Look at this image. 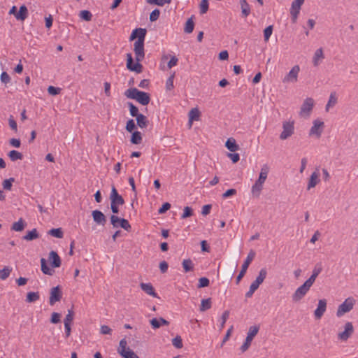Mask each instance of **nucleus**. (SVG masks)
<instances>
[{"mask_svg": "<svg viewBox=\"0 0 358 358\" xmlns=\"http://www.w3.org/2000/svg\"><path fill=\"white\" fill-rule=\"evenodd\" d=\"M311 286L305 282L302 285L296 289L292 294V300L294 302H298L302 299L307 294Z\"/></svg>", "mask_w": 358, "mask_h": 358, "instance_id": "9b49d317", "label": "nucleus"}, {"mask_svg": "<svg viewBox=\"0 0 358 358\" xmlns=\"http://www.w3.org/2000/svg\"><path fill=\"white\" fill-rule=\"evenodd\" d=\"M159 15H160V11L159 9H155L153 10L151 13L150 14V20L151 22H155L156 21L159 17Z\"/></svg>", "mask_w": 358, "mask_h": 358, "instance_id": "052dcab7", "label": "nucleus"}, {"mask_svg": "<svg viewBox=\"0 0 358 358\" xmlns=\"http://www.w3.org/2000/svg\"><path fill=\"white\" fill-rule=\"evenodd\" d=\"M124 95L131 99L136 100L143 106L148 105L150 101V94L147 92L138 90L136 88H129L124 92Z\"/></svg>", "mask_w": 358, "mask_h": 358, "instance_id": "f03ea898", "label": "nucleus"}, {"mask_svg": "<svg viewBox=\"0 0 358 358\" xmlns=\"http://www.w3.org/2000/svg\"><path fill=\"white\" fill-rule=\"evenodd\" d=\"M40 298L38 292H28L26 297V301L27 303H33L38 301Z\"/></svg>", "mask_w": 358, "mask_h": 358, "instance_id": "c9c22d12", "label": "nucleus"}, {"mask_svg": "<svg viewBox=\"0 0 358 358\" xmlns=\"http://www.w3.org/2000/svg\"><path fill=\"white\" fill-rule=\"evenodd\" d=\"M48 259L52 268H58L61 266L62 260L57 252L52 250L49 253Z\"/></svg>", "mask_w": 358, "mask_h": 358, "instance_id": "f3484780", "label": "nucleus"}, {"mask_svg": "<svg viewBox=\"0 0 358 358\" xmlns=\"http://www.w3.org/2000/svg\"><path fill=\"white\" fill-rule=\"evenodd\" d=\"M123 358H139V357L131 350L127 348V350L122 355Z\"/></svg>", "mask_w": 358, "mask_h": 358, "instance_id": "5fc2aeb1", "label": "nucleus"}, {"mask_svg": "<svg viewBox=\"0 0 358 358\" xmlns=\"http://www.w3.org/2000/svg\"><path fill=\"white\" fill-rule=\"evenodd\" d=\"M134 46L136 62L134 64L131 54L127 53V68L131 71L140 73L143 71V66L140 62H142L145 57L144 43H142L141 39L137 40L135 41Z\"/></svg>", "mask_w": 358, "mask_h": 358, "instance_id": "f257e3e1", "label": "nucleus"}, {"mask_svg": "<svg viewBox=\"0 0 358 358\" xmlns=\"http://www.w3.org/2000/svg\"><path fill=\"white\" fill-rule=\"evenodd\" d=\"M266 275H267L266 268H262L259 271V274L255 280L261 285L264 282L265 278H266Z\"/></svg>", "mask_w": 358, "mask_h": 358, "instance_id": "a19ab883", "label": "nucleus"}, {"mask_svg": "<svg viewBox=\"0 0 358 358\" xmlns=\"http://www.w3.org/2000/svg\"><path fill=\"white\" fill-rule=\"evenodd\" d=\"M92 216L94 222L99 225L104 226L106 223V217L99 210H94L92 213Z\"/></svg>", "mask_w": 358, "mask_h": 358, "instance_id": "2eb2a0df", "label": "nucleus"}, {"mask_svg": "<svg viewBox=\"0 0 358 358\" xmlns=\"http://www.w3.org/2000/svg\"><path fill=\"white\" fill-rule=\"evenodd\" d=\"M142 141V136L140 131H136L133 132L131 137V142L133 144H140Z\"/></svg>", "mask_w": 358, "mask_h": 358, "instance_id": "4c0bfd02", "label": "nucleus"}, {"mask_svg": "<svg viewBox=\"0 0 358 358\" xmlns=\"http://www.w3.org/2000/svg\"><path fill=\"white\" fill-rule=\"evenodd\" d=\"M259 331V327L257 326L250 327L249 331L247 334L246 339L244 343L241 347V350L242 352L248 350L249 347L251 345V342L253 340L254 337L257 334Z\"/></svg>", "mask_w": 358, "mask_h": 358, "instance_id": "0eeeda50", "label": "nucleus"}, {"mask_svg": "<svg viewBox=\"0 0 358 358\" xmlns=\"http://www.w3.org/2000/svg\"><path fill=\"white\" fill-rule=\"evenodd\" d=\"M41 271L45 274L49 275H52L54 273V270L49 268L47 265L46 260L44 258L41 259Z\"/></svg>", "mask_w": 358, "mask_h": 358, "instance_id": "473e14b6", "label": "nucleus"}, {"mask_svg": "<svg viewBox=\"0 0 358 358\" xmlns=\"http://www.w3.org/2000/svg\"><path fill=\"white\" fill-rule=\"evenodd\" d=\"M322 270V266L319 264H317L313 270V273H312V275H310V277L307 280H306L305 282H306L308 285H310V286L313 285V284L314 283V282L315 281V279L318 276V275L321 273Z\"/></svg>", "mask_w": 358, "mask_h": 358, "instance_id": "aec40b11", "label": "nucleus"}, {"mask_svg": "<svg viewBox=\"0 0 358 358\" xmlns=\"http://www.w3.org/2000/svg\"><path fill=\"white\" fill-rule=\"evenodd\" d=\"M110 222L113 227L117 228L121 227L124 230L129 231L131 229V225L127 220L120 218L115 215L110 216Z\"/></svg>", "mask_w": 358, "mask_h": 358, "instance_id": "1a4fd4ad", "label": "nucleus"}, {"mask_svg": "<svg viewBox=\"0 0 358 358\" xmlns=\"http://www.w3.org/2000/svg\"><path fill=\"white\" fill-rule=\"evenodd\" d=\"M324 53L322 48L317 49L313 56V62L315 66H317L320 64V60L324 59Z\"/></svg>", "mask_w": 358, "mask_h": 358, "instance_id": "7c9ffc66", "label": "nucleus"}, {"mask_svg": "<svg viewBox=\"0 0 358 358\" xmlns=\"http://www.w3.org/2000/svg\"><path fill=\"white\" fill-rule=\"evenodd\" d=\"M127 341L125 340V338H122L120 341L119 348H118V352L121 356L122 355H124V353L127 350L128 348H127Z\"/></svg>", "mask_w": 358, "mask_h": 358, "instance_id": "c03bdc74", "label": "nucleus"}, {"mask_svg": "<svg viewBox=\"0 0 358 358\" xmlns=\"http://www.w3.org/2000/svg\"><path fill=\"white\" fill-rule=\"evenodd\" d=\"M48 92L50 95L55 96L60 93L61 89L54 86H49L48 88Z\"/></svg>", "mask_w": 358, "mask_h": 358, "instance_id": "0e129e2a", "label": "nucleus"}, {"mask_svg": "<svg viewBox=\"0 0 358 358\" xmlns=\"http://www.w3.org/2000/svg\"><path fill=\"white\" fill-rule=\"evenodd\" d=\"M14 182L13 178H10L9 179H6L3 182V187L6 190H10L12 187V183Z\"/></svg>", "mask_w": 358, "mask_h": 358, "instance_id": "13d9d810", "label": "nucleus"}, {"mask_svg": "<svg viewBox=\"0 0 358 358\" xmlns=\"http://www.w3.org/2000/svg\"><path fill=\"white\" fill-rule=\"evenodd\" d=\"M48 234L58 238H62L64 236V233L62 228L52 229L48 231Z\"/></svg>", "mask_w": 358, "mask_h": 358, "instance_id": "58836bf2", "label": "nucleus"}, {"mask_svg": "<svg viewBox=\"0 0 358 358\" xmlns=\"http://www.w3.org/2000/svg\"><path fill=\"white\" fill-rule=\"evenodd\" d=\"M229 314H230V313H229V310H225L222 313V317H221L222 322H221V324H220V329H223V327H224L226 321L229 318Z\"/></svg>", "mask_w": 358, "mask_h": 358, "instance_id": "e2e57ef3", "label": "nucleus"}, {"mask_svg": "<svg viewBox=\"0 0 358 358\" xmlns=\"http://www.w3.org/2000/svg\"><path fill=\"white\" fill-rule=\"evenodd\" d=\"M127 104L129 108L130 115L132 117H137V116L140 114L138 113V108L131 102H128Z\"/></svg>", "mask_w": 358, "mask_h": 358, "instance_id": "49530a36", "label": "nucleus"}, {"mask_svg": "<svg viewBox=\"0 0 358 358\" xmlns=\"http://www.w3.org/2000/svg\"><path fill=\"white\" fill-rule=\"evenodd\" d=\"M327 309V300L320 299L318 301L317 307L314 312L315 317L317 320L320 319Z\"/></svg>", "mask_w": 358, "mask_h": 358, "instance_id": "dca6fc26", "label": "nucleus"}, {"mask_svg": "<svg viewBox=\"0 0 358 358\" xmlns=\"http://www.w3.org/2000/svg\"><path fill=\"white\" fill-rule=\"evenodd\" d=\"M175 78V73H173L172 75L169 76V78L167 79L166 82V90H171L173 89V80Z\"/></svg>", "mask_w": 358, "mask_h": 358, "instance_id": "de8ad7c7", "label": "nucleus"}, {"mask_svg": "<svg viewBox=\"0 0 358 358\" xmlns=\"http://www.w3.org/2000/svg\"><path fill=\"white\" fill-rule=\"evenodd\" d=\"M192 214H193V211H192V208H190L189 206H186L184 208V212L181 215V218L182 219L187 218L189 217H191L192 215Z\"/></svg>", "mask_w": 358, "mask_h": 358, "instance_id": "4d7b16f0", "label": "nucleus"}, {"mask_svg": "<svg viewBox=\"0 0 358 358\" xmlns=\"http://www.w3.org/2000/svg\"><path fill=\"white\" fill-rule=\"evenodd\" d=\"M194 27V23L192 20V17L189 18L186 23L184 28V31L187 34H190L193 31Z\"/></svg>", "mask_w": 358, "mask_h": 358, "instance_id": "79ce46f5", "label": "nucleus"}, {"mask_svg": "<svg viewBox=\"0 0 358 358\" xmlns=\"http://www.w3.org/2000/svg\"><path fill=\"white\" fill-rule=\"evenodd\" d=\"M324 127V122L317 119L313 122V126L310 129L309 136H315L317 138H320L322 135Z\"/></svg>", "mask_w": 358, "mask_h": 358, "instance_id": "f8f14e48", "label": "nucleus"}, {"mask_svg": "<svg viewBox=\"0 0 358 358\" xmlns=\"http://www.w3.org/2000/svg\"><path fill=\"white\" fill-rule=\"evenodd\" d=\"M262 189H263V185L255 182V183L252 186V189H251L252 195L255 197H259Z\"/></svg>", "mask_w": 358, "mask_h": 358, "instance_id": "f704fd0d", "label": "nucleus"}, {"mask_svg": "<svg viewBox=\"0 0 358 358\" xmlns=\"http://www.w3.org/2000/svg\"><path fill=\"white\" fill-rule=\"evenodd\" d=\"M208 0H202L200 3V13L204 14L208 11Z\"/></svg>", "mask_w": 358, "mask_h": 358, "instance_id": "6e6d98bb", "label": "nucleus"}, {"mask_svg": "<svg viewBox=\"0 0 358 358\" xmlns=\"http://www.w3.org/2000/svg\"><path fill=\"white\" fill-rule=\"evenodd\" d=\"M145 35H146V29H145L137 28V29H135L132 31L129 39L131 41H132V40L135 39L136 38H138L137 40L141 39L142 43H144Z\"/></svg>", "mask_w": 358, "mask_h": 358, "instance_id": "a211bd4d", "label": "nucleus"}, {"mask_svg": "<svg viewBox=\"0 0 358 358\" xmlns=\"http://www.w3.org/2000/svg\"><path fill=\"white\" fill-rule=\"evenodd\" d=\"M210 284L209 280L206 277H202L199 280V284L197 285L198 288H202L205 287H208Z\"/></svg>", "mask_w": 358, "mask_h": 358, "instance_id": "864d4df0", "label": "nucleus"}, {"mask_svg": "<svg viewBox=\"0 0 358 358\" xmlns=\"http://www.w3.org/2000/svg\"><path fill=\"white\" fill-rule=\"evenodd\" d=\"M273 33V26L269 25L264 30V41H268Z\"/></svg>", "mask_w": 358, "mask_h": 358, "instance_id": "3c124183", "label": "nucleus"}, {"mask_svg": "<svg viewBox=\"0 0 358 358\" xmlns=\"http://www.w3.org/2000/svg\"><path fill=\"white\" fill-rule=\"evenodd\" d=\"M225 146L231 152H236L239 149L238 145L236 144L235 139L233 138L227 139L225 143Z\"/></svg>", "mask_w": 358, "mask_h": 358, "instance_id": "cd10ccee", "label": "nucleus"}, {"mask_svg": "<svg viewBox=\"0 0 358 358\" xmlns=\"http://www.w3.org/2000/svg\"><path fill=\"white\" fill-rule=\"evenodd\" d=\"M199 116L200 112L196 108L190 110L189 112V124L190 127L192 126L194 120H199Z\"/></svg>", "mask_w": 358, "mask_h": 358, "instance_id": "c756f323", "label": "nucleus"}, {"mask_svg": "<svg viewBox=\"0 0 358 358\" xmlns=\"http://www.w3.org/2000/svg\"><path fill=\"white\" fill-rule=\"evenodd\" d=\"M80 17L85 21H90L92 17V15L90 11L83 10L80 11Z\"/></svg>", "mask_w": 358, "mask_h": 358, "instance_id": "8fccbe9b", "label": "nucleus"}, {"mask_svg": "<svg viewBox=\"0 0 358 358\" xmlns=\"http://www.w3.org/2000/svg\"><path fill=\"white\" fill-rule=\"evenodd\" d=\"M12 268L8 266H5L3 269L0 270V279L6 280L10 275Z\"/></svg>", "mask_w": 358, "mask_h": 358, "instance_id": "37998d69", "label": "nucleus"}, {"mask_svg": "<svg viewBox=\"0 0 358 358\" xmlns=\"http://www.w3.org/2000/svg\"><path fill=\"white\" fill-rule=\"evenodd\" d=\"M62 298V292L60 286L57 285L51 288L50 292L49 303L50 306L55 305L56 302L59 301Z\"/></svg>", "mask_w": 358, "mask_h": 358, "instance_id": "ddd939ff", "label": "nucleus"}, {"mask_svg": "<svg viewBox=\"0 0 358 358\" xmlns=\"http://www.w3.org/2000/svg\"><path fill=\"white\" fill-rule=\"evenodd\" d=\"M241 15L243 17H248L250 13V7L246 0H241Z\"/></svg>", "mask_w": 358, "mask_h": 358, "instance_id": "393cba45", "label": "nucleus"}, {"mask_svg": "<svg viewBox=\"0 0 358 358\" xmlns=\"http://www.w3.org/2000/svg\"><path fill=\"white\" fill-rule=\"evenodd\" d=\"M112 332V329L107 325H101L100 328V333L101 334H110Z\"/></svg>", "mask_w": 358, "mask_h": 358, "instance_id": "69168bd1", "label": "nucleus"}, {"mask_svg": "<svg viewBox=\"0 0 358 358\" xmlns=\"http://www.w3.org/2000/svg\"><path fill=\"white\" fill-rule=\"evenodd\" d=\"M136 129V124L134 120L131 119L129 120L126 124V130L129 132H132Z\"/></svg>", "mask_w": 358, "mask_h": 358, "instance_id": "680f3d73", "label": "nucleus"}, {"mask_svg": "<svg viewBox=\"0 0 358 358\" xmlns=\"http://www.w3.org/2000/svg\"><path fill=\"white\" fill-rule=\"evenodd\" d=\"M182 265L185 273L192 271L194 270V264L191 259H184Z\"/></svg>", "mask_w": 358, "mask_h": 358, "instance_id": "72a5a7b5", "label": "nucleus"}, {"mask_svg": "<svg viewBox=\"0 0 358 358\" xmlns=\"http://www.w3.org/2000/svg\"><path fill=\"white\" fill-rule=\"evenodd\" d=\"M303 3L304 0H294L292 3L290 13L292 15L294 22H296L301 9V6L303 5Z\"/></svg>", "mask_w": 358, "mask_h": 358, "instance_id": "4468645a", "label": "nucleus"}, {"mask_svg": "<svg viewBox=\"0 0 358 358\" xmlns=\"http://www.w3.org/2000/svg\"><path fill=\"white\" fill-rule=\"evenodd\" d=\"M172 344L178 349L182 348L183 345L181 337L180 336H176L174 338H173Z\"/></svg>", "mask_w": 358, "mask_h": 358, "instance_id": "09e8293b", "label": "nucleus"}, {"mask_svg": "<svg viewBox=\"0 0 358 358\" xmlns=\"http://www.w3.org/2000/svg\"><path fill=\"white\" fill-rule=\"evenodd\" d=\"M211 308V299L208 298L206 299L201 300V306H200V311L204 312Z\"/></svg>", "mask_w": 358, "mask_h": 358, "instance_id": "ea45409f", "label": "nucleus"}, {"mask_svg": "<svg viewBox=\"0 0 358 358\" xmlns=\"http://www.w3.org/2000/svg\"><path fill=\"white\" fill-rule=\"evenodd\" d=\"M28 16V10L25 5H22L17 14L15 15V18L17 20L24 21Z\"/></svg>", "mask_w": 358, "mask_h": 358, "instance_id": "a878e982", "label": "nucleus"}, {"mask_svg": "<svg viewBox=\"0 0 358 358\" xmlns=\"http://www.w3.org/2000/svg\"><path fill=\"white\" fill-rule=\"evenodd\" d=\"M39 237L38 232L36 229H33L31 231H28L22 238L27 241L35 240Z\"/></svg>", "mask_w": 358, "mask_h": 358, "instance_id": "bb28decb", "label": "nucleus"}, {"mask_svg": "<svg viewBox=\"0 0 358 358\" xmlns=\"http://www.w3.org/2000/svg\"><path fill=\"white\" fill-rule=\"evenodd\" d=\"M255 257V252L253 250H250V252L248 253L245 260L244 261V262L241 266V270L239 274L236 277V284H238L239 282L241 281V280L243 278V276L245 275V274L248 270L249 265L250 264V263L252 262V261L253 260Z\"/></svg>", "mask_w": 358, "mask_h": 358, "instance_id": "39448f33", "label": "nucleus"}, {"mask_svg": "<svg viewBox=\"0 0 358 358\" xmlns=\"http://www.w3.org/2000/svg\"><path fill=\"white\" fill-rule=\"evenodd\" d=\"M355 299L352 297H349L345 300L343 303L339 305L336 315L338 317L343 316L345 313L350 312L354 306Z\"/></svg>", "mask_w": 358, "mask_h": 358, "instance_id": "423d86ee", "label": "nucleus"}, {"mask_svg": "<svg viewBox=\"0 0 358 358\" xmlns=\"http://www.w3.org/2000/svg\"><path fill=\"white\" fill-rule=\"evenodd\" d=\"M171 0H146V2L151 5H157L163 6L166 3H170Z\"/></svg>", "mask_w": 358, "mask_h": 358, "instance_id": "a18cd8bd", "label": "nucleus"}, {"mask_svg": "<svg viewBox=\"0 0 358 358\" xmlns=\"http://www.w3.org/2000/svg\"><path fill=\"white\" fill-rule=\"evenodd\" d=\"M315 104V101L313 98L308 97L302 103L299 112V115L303 117H308L313 110V106Z\"/></svg>", "mask_w": 358, "mask_h": 358, "instance_id": "7ed1b4c3", "label": "nucleus"}, {"mask_svg": "<svg viewBox=\"0 0 358 358\" xmlns=\"http://www.w3.org/2000/svg\"><path fill=\"white\" fill-rule=\"evenodd\" d=\"M338 102V98L336 96V94L335 92H333L330 94L329 101L325 106L326 112H329L331 108H333L336 106Z\"/></svg>", "mask_w": 358, "mask_h": 358, "instance_id": "b1692460", "label": "nucleus"}, {"mask_svg": "<svg viewBox=\"0 0 358 358\" xmlns=\"http://www.w3.org/2000/svg\"><path fill=\"white\" fill-rule=\"evenodd\" d=\"M354 327L351 322H348L344 325V330L338 334V339L346 341L354 333Z\"/></svg>", "mask_w": 358, "mask_h": 358, "instance_id": "9d476101", "label": "nucleus"}, {"mask_svg": "<svg viewBox=\"0 0 358 358\" xmlns=\"http://www.w3.org/2000/svg\"><path fill=\"white\" fill-rule=\"evenodd\" d=\"M8 155L10 160L13 162L22 159L23 157V155L21 152L15 150L10 151Z\"/></svg>", "mask_w": 358, "mask_h": 358, "instance_id": "e433bc0d", "label": "nucleus"}, {"mask_svg": "<svg viewBox=\"0 0 358 358\" xmlns=\"http://www.w3.org/2000/svg\"><path fill=\"white\" fill-rule=\"evenodd\" d=\"M300 71L299 65H294L291 70L282 78L283 83H295L298 80V76Z\"/></svg>", "mask_w": 358, "mask_h": 358, "instance_id": "6e6552de", "label": "nucleus"}, {"mask_svg": "<svg viewBox=\"0 0 358 358\" xmlns=\"http://www.w3.org/2000/svg\"><path fill=\"white\" fill-rule=\"evenodd\" d=\"M1 81L5 84L10 83V76L6 72H2L1 74Z\"/></svg>", "mask_w": 358, "mask_h": 358, "instance_id": "338daca9", "label": "nucleus"}, {"mask_svg": "<svg viewBox=\"0 0 358 358\" xmlns=\"http://www.w3.org/2000/svg\"><path fill=\"white\" fill-rule=\"evenodd\" d=\"M320 173L318 169H316V171L313 172L310 175V177L308 180L307 189L310 190L311 188L315 187L317 183L320 182Z\"/></svg>", "mask_w": 358, "mask_h": 358, "instance_id": "6ab92c4d", "label": "nucleus"}, {"mask_svg": "<svg viewBox=\"0 0 358 358\" xmlns=\"http://www.w3.org/2000/svg\"><path fill=\"white\" fill-rule=\"evenodd\" d=\"M268 171H269L268 166L267 164H264L262 166L259 178L256 180V182L257 183L264 185V183L265 182L266 178H267Z\"/></svg>", "mask_w": 358, "mask_h": 358, "instance_id": "412c9836", "label": "nucleus"}, {"mask_svg": "<svg viewBox=\"0 0 358 358\" xmlns=\"http://www.w3.org/2000/svg\"><path fill=\"white\" fill-rule=\"evenodd\" d=\"M73 316H74V312L73 311V310H69L68 313L66 314L64 321V324H71V323L72 322V321L73 320Z\"/></svg>", "mask_w": 358, "mask_h": 358, "instance_id": "603ef678", "label": "nucleus"}, {"mask_svg": "<svg viewBox=\"0 0 358 358\" xmlns=\"http://www.w3.org/2000/svg\"><path fill=\"white\" fill-rule=\"evenodd\" d=\"M140 287L143 291H144L148 295L152 296L154 297L158 298L157 294L155 292V289L151 283H144L142 282L140 284Z\"/></svg>", "mask_w": 358, "mask_h": 358, "instance_id": "4be33fe9", "label": "nucleus"}, {"mask_svg": "<svg viewBox=\"0 0 358 358\" xmlns=\"http://www.w3.org/2000/svg\"><path fill=\"white\" fill-rule=\"evenodd\" d=\"M294 133V122L285 121L282 122V131L280 134V140H286Z\"/></svg>", "mask_w": 358, "mask_h": 358, "instance_id": "20e7f679", "label": "nucleus"}, {"mask_svg": "<svg viewBox=\"0 0 358 358\" xmlns=\"http://www.w3.org/2000/svg\"><path fill=\"white\" fill-rule=\"evenodd\" d=\"M171 208V204L168 202L164 203L162 207L159 209L158 213L159 214H163L166 213Z\"/></svg>", "mask_w": 358, "mask_h": 358, "instance_id": "774afa93", "label": "nucleus"}, {"mask_svg": "<svg viewBox=\"0 0 358 358\" xmlns=\"http://www.w3.org/2000/svg\"><path fill=\"white\" fill-rule=\"evenodd\" d=\"M61 314L54 312L51 315L50 322L52 324H57L60 322Z\"/></svg>", "mask_w": 358, "mask_h": 358, "instance_id": "bf43d9fd", "label": "nucleus"}, {"mask_svg": "<svg viewBox=\"0 0 358 358\" xmlns=\"http://www.w3.org/2000/svg\"><path fill=\"white\" fill-rule=\"evenodd\" d=\"M137 125L141 128H146L149 124L148 118L143 114H139L136 117Z\"/></svg>", "mask_w": 358, "mask_h": 358, "instance_id": "2f4dec72", "label": "nucleus"}, {"mask_svg": "<svg viewBox=\"0 0 358 358\" xmlns=\"http://www.w3.org/2000/svg\"><path fill=\"white\" fill-rule=\"evenodd\" d=\"M150 323L153 329H158L162 325H169V322L165 320L163 317L159 318H152Z\"/></svg>", "mask_w": 358, "mask_h": 358, "instance_id": "5701e85b", "label": "nucleus"}, {"mask_svg": "<svg viewBox=\"0 0 358 358\" xmlns=\"http://www.w3.org/2000/svg\"><path fill=\"white\" fill-rule=\"evenodd\" d=\"M26 227V222L22 218H20L17 222H14L11 226V230L15 231H22Z\"/></svg>", "mask_w": 358, "mask_h": 358, "instance_id": "c85d7f7f", "label": "nucleus"}]
</instances>
